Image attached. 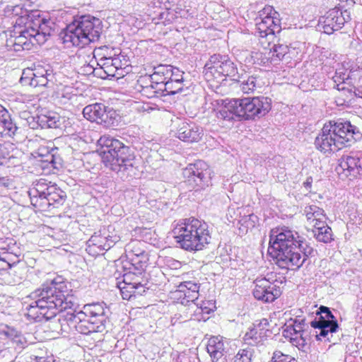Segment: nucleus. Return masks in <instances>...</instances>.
Instances as JSON below:
<instances>
[{"instance_id":"1","label":"nucleus","mask_w":362,"mask_h":362,"mask_svg":"<svg viewBox=\"0 0 362 362\" xmlns=\"http://www.w3.org/2000/svg\"><path fill=\"white\" fill-rule=\"evenodd\" d=\"M269 251L282 269H298L314 250L300 234L287 227L271 231Z\"/></svg>"},{"instance_id":"2","label":"nucleus","mask_w":362,"mask_h":362,"mask_svg":"<svg viewBox=\"0 0 362 362\" xmlns=\"http://www.w3.org/2000/svg\"><path fill=\"white\" fill-rule=\"evenodd\" d=\"M65 288L64 283L54 279L33 292L31 296L34 301L27 308L28 317L39 322L49 320L64 310L72 309L76 305L75 298L66 294Z\"/></svg>"},{"instance_id":"3","label":"nucleus","mask_w":362,"mask_h":362,"mask_svg":"<svg viewBox=\"0 0 362 362\" xmlns=\"http://www.w3.org/2000/svg\"><path fill=\"white\" fill-rule=\"evenodd\" d=\"M100 155L106 167L116 173L132 176L135 167V156L132 148L118 139L103 136L98 140Z\"/></svg>"},{"instance_id":"4","label":"nucleus","mask_w":362,"mask_h":362,"mask_svg":"<svg viewBox=\"0 0 362 362\" xmlns=\"http://www.w3.org/2000/svg\"><path fill=\"white\" fill-rule=\"evenodd\" d=\"M172 233L178 247L189 252L204 250L211 239L208 224L195 218L182 219Z\"/></svg>"},{"instance_id":"5","label":"nucleus","mask_w":362,"mask_h":362,"mask_svg":"<svg viewBox=\"0 0 362 362\" xmlns=\"http://www.w3.org/2000/svg\"><path fill=\"white\" fill-rule=\"evenodd\" d=\"M102 21L90 15L76 17L60 33V37L67 47H83L98 41L102 33Z\"/></svg>"},{"instance_id":"6","label":"nucleus","mask_w":362,"mask_h":362,"mask_svg":"<svg viewBox=\"0 0 362 362\" xmlns=\"http://www.w3.org/2000/svg\"><path fill=\"white\" fill-rule=\"evenodd\" d=\"M356 129L349 122L330 121L324 124L315 138V146L322 153L337 151L356 141Z\"/></svg>"},{"instance_id":"7","label":"nucleus","mask_w":362,"mask_h":362,"mask_svg":"<svg viewBox=\"0 0 362 362\" xmlns=\"http://www.w3.org/2000/svg\"><path fill=\"white\" fill-rule=\"evenodd\" d=\"M28 194L31 204L41 211H47L50 206L58 208L66 198V192L56 183L45 179L33 182Z\"/></svg>"},{"instance_id":"8","label":"nucleus","mask_w":362,"mask_h":362,"mask_svg":"<svg viewBox=\"0 0 362 362\" xmlns=\"http://www.w3.org/2000/svg\"><path fill=\"white\" fill-rule=\"evenodd\" d=\"M238 69L228 55L214 54L204 66V76L208 81L214 79L217 83L224 81L227 77L237 80Z\"/></svg>"},{"instance_id":"9","label":"nucleus","mask_w":362,"mask_h":362,"mask_svg":"<svg viewBox=\"0 0 362 362\" xmlns=\"http://www.w3.org/2000/svg\"><path fill=\"white\" fill-rule=\"evenodd\" d=\"M238 120L256 119L266 115L271 110V99L267 97H253L236 99Z\"/></svg>"},{"instance_id":"10","label":"nucleus","mask_w":362,"mask_h":362,"mask_svg":"<svg viewBox=\"0 0 362 362\" xmlns=\"http://www.w3.org/2000/svg\"><path fill=\"white\" fill-rule=\"evenodd\" d=\"M211 169L203 160L190 163L183 170L185 182L195 190L204 189L211 185Z\"/></svg>"},{"instance_id":"11","label":"nucleus","mask_w":362,"mask_h":362,"mask_svg":"<svg viewBox=\"0 0 362 362\" xmlns=\"http://www.w3.org/2000/svg\"><path fill=\"white\" fill-rule=\"evenodd\" d=\"M120 238L114 232L111 226L103 227L95 232L87 241L86 251L92 255L103 254L110 250Z\"/></svg>"},{"instance_id":"12","label":"nucleus","mask_w":362,"mask_h":362,"mask_svg":"<svg viewBox=\"0 0 362 362\" xmlns=\"http://www.w3.org/2000/svg\"><path fill=\"white\" fill-rule=\"evenodd\" d=\"M278 16V13L272 6H265L255 18L256 33L261 37H272L279 33L281 28Z\"/></svg>"},{"instance_id":"13","label":"nucleus","mask_w":362,"mask_h":362,"mask_svg":"<svg viewBox=\"0 0 362 362\" xmlns=\"http://www.w3.org/2000/svg\"><path fill=\"white\" fill-rule=\"evenodd\" d=\"M310 325L315 329H320L319 334L316 336L317 339H320L321 337H327L329 341V334H332L337 332L339 328L337 320L329 308L322 305L319 308L317 316L310 322Z\"/></svg>"},{"instance_id":"14","label":"nucleus","mask_w":362,"mask_h":362,"mask_svg":"<svg viewBox=\"0 0 362 362\" xmlns=\"http://www.w3.org/2000/svg\"><path fill=\"white\" fill-rule=\"evenodd\" d=\"M349 19L347 11H342L338 8H334L320 18L318 26L325 33L330 35L340 30Z\"/></svg>"},{"instance_id":"15","label":"nucleus","mask_w":362,"mask_h":362,"mask_svg":"<svg viewBox=\"0 0 362 362\" xmlns=\"http://www.w3.org/2000/svg\"><path fill=\"white\" fill-rule=\"evenodd\" d=\"M83 115L90 122L103 124L105 126L115 125L117 122L115 111L107 110V107L103 103H94L86 106L83 110Z\"/></svg>"},{"instance_id":"16","label":"nucleus","mask_w":362,"mask_h":362,"mask_svg":"<svg viewBox=\"0 0 362 362\" xmlns=\"http://www.w3.org/2000/svg\"><path fill=\"white\" fill-rule=\"evenodd\" d=\"M70 327L74 328L78 333L88 334L92 332H102L105 329L98 327L95 322L90 320L84 313L79 312H67L64 315Z\"/></svg>"},{"instance_id":"17","label":"nucleus","mask_w":362,"mask_h":362,"mask_svg":"<svg viewBox=\"0 0 362 362\" xmlns=\"http://www.w3.org/2000/svg\"><path fill=\"white\" fill-rule=\"evenodd\" d=\"M254 284L253 296L258 300L271 303L281 293L279 286L272 282L270 278H257Z\"/></svg>"},{"instance_id":"18","label":"nucleus","mask_w":362,"mask_h":362,"mask_svg":"<svg viewBox=\"0 0 362 362\" xmlns=\"http://www.w3.org/2000/svg\"><path fill=\"white\" fill-rule=\"evenodd\" d=\"M81 312L84 313L90 320L95 322V324H98V327H100V329H105V324L110 313V309L105 303L102 302L85 305L83 310Z\"/></svg>"},{"instance_id":"19","label":"nucleus","mask_w":362,"mask_h":362,"mask_svg":"<svg viewBox=\"0 0 362 362\" xmlns=\"http://www.w3.org/2000/svg\"><path fill=\"white\" fill-rule=\"evenodd\" d=\"M51 23L49 19L43 18L37 20L36 23H33L35 27L27 28L25 33H28L30 37L32 46L35 44H43L46 42L47 37L51 35Z\"/></svg>"},{"instance_id":"20","label":"nucleus","mask_w":362,"mask_h":362,"mask_svg":"<svg viewBox=\"0 0 362 362\" xmlns=\"http://www.w3.org/2000/svg\"><path fill=\"white\" fill-rule=\"evenodd\" d=\"M338 173H344L346 177L355 178L362 175V160L354 155L342 156L338 166Z\"/></svg>"},{"instance_id":"21","label":"nucleus","mask_w":362,"mask_h":362,"mask_svg":"<svg viewBox=\"0 0 362 362\" xmlns=\"http://www.w3.org/2000/svg\"><path fill=\"white\" fill-rule=\"evenodd\" d=\"M175 136L184 142H198L203 136V129L193 122H182L178 125Z\"/></svg>"},{"instance_id":"22","label":"nucleus","mask_w":362,"mask_h":362,"mask_svg":"<svg viewBox=\"0 0 362 362\" xmlns=\"http://www.w3.org/2000/svg\"><path fill=\"white\" fill-rule=\"evenodd\" d=\"M37 122L42 128H59L66 131L71 127L69 118L61 117L56 112H48L38 116Z\"/></svg>"},{"instance_id":"23","label":"nucleus","mask_w":362,"mask_h":362,"mask_svg":"<svg viewBox=\"0 0 362 362\" xmlns=\"http://www.w3.org/2000/svg\"><path fill=\"white\" fill-rule=\"evenodd\" d=\"M178 289L175 291L179 295V298H182V304L191 303L190 305H195V300L198 299L199 284L189 281H184L179 284Z\"/></svg>"},{"instance_id":"24","label":"nucleus","mask_w":362,"mask_h":362,"mask_svg":"<svg viewBox=\"0 0 362 362\" xmlns=\"http://www.w3.org/2000/svg\"><path fill=\"white\" fill-rule=\"evenodd\" d=\"M291 59L290 49L286 45H274L268 52V57H267V62H264V64L269 63L272 65L278 64L281 61L286 60L288 61Z\"/></svg>"},{"instance_id":"25","label":"nucleus","mask_w":362,"mask_h":362,"mask_svg":"<svg viewBox=\"0 0 362 362\" xmlns=\"http://www.w3.org/2000/svg\"><path fill=\"white\" fill-rule=\"evenodd\" d=\"M238 110L236 99L230 100L228 102L225 100L224 105L217 112L216 117L219 119L226 121H232L235 118L238 120Z\"/></svg>"},{"instance_id":"26","label":"nucleus","mask_w":362,"mask_h":362,"mask_svg":"<svg viewBox=\"0 0 362 362\" xmlns=\"http://www.w3.org/2000/svg\"><path fill=\"white\" fill-rule=\"evenodd\" d=\"M26 31L27 28L21 30L20 35L14 39H9L7 41V47H11L16 52L30 49L33 47L32 42L30 37L28 33H25Z\"/></svg>"},{"instance_id":"27","label":"nucleus","mask_w":362,"mask_h":362,"mask_svg":"<svg viewBox=\"0 0 362 362\" xmlns=\"http://www.w3.org/2000/svg\"><path fill=\"white\" fill-rule=\"evenodd\" d=\"M17 129L7 110L0 105V134L11 136L15 134Z\"/></svg>"},{"instance_id":"28","label":"nucleus","mask_w":362,"mask_h":362,"mask_svg":"<svg viewBox=\"0 0 362 362\" xmlns=\"http://www.w3.org/2000/svg\"><path fill=\"white\" fill-rule=\"evenodd\" d=\"M206 350L214 361L219 360L224 354L225 346L221 337H211L206 345Z\"/></svg>"},{"instance_id":"29","label":"nucleus","mask_w":362,"mask_h":362,"mask_svg":"<svg viewBox=\"0 0 362 362\" xmlns=\"http://www.w3.org/2000/svg\"><path fill=\"white\" fill-rule=\"evenodd\" d=\"M170 65L158 64L153 66V73L148 76V79L152 80L153 83L158 84L160 87L161 84H165L169 80Z\"/></svg>"},{"instance_id":"30","label":"nucleus","mask_w":362,"mask_h":362,"mask_svg":"<svg viewBox=\"0 0 362 362\" xmlns=\"http://www.w3.org/2000/svg\"><path fill=\"white\" fill-rule=\"evenodd\" d=\"M0 335L4 336L18 346H23L25 342L24 337L19 331L6 324L0 325Z\"/></svg>"},{"instance_id":"31","label":"nucleus","mask_w":362,"mask_h":362,"mask_svg":"<svg viewBox=\"0 0 362 362\" xmlns=\"http://www.w3.org/2000/svg\"><path fill=\"white\" fill-rule=\"evenodd\" d=\"M260 79L254 76H249L247 80L241 81L240 88L244 93L249 94L254 92L257 88L262 87Z\"/></svg>"},{"instance_id":"32","label":"nucleus","mask_w":362,"mask_h":362,"mask_svg":"<svg viewBox=\"0 0 362 362\" xmlns=\"http://www.w3.org/2000/svg\"><path fill=\"white\" fill-rule=\"evenodd\" d=\"M150 85L141 86V93L148 98H160L163 95L162 87L156 83H153L152 80Z\"/></svg>"},{"instance_id":"33","label":"nucleus","mask_w":362,"mask_h":362,"mask_svg":"<svg viewBox=\"0 0 362 362\" xmlns=\"http://www.w3.org/2000/svg\"><path fill=\"white\" fill-rule=\"evenodd\" d=\"M127 258L133 267L134 273L141 274L147 264V256H128Z\"/></svg>"},{"instance_id":"34","label":"nucleus","mask_w":362,"mask_h":362,"mask_svg":"<svg viewBox=\"0 0 362 362\" xmlns=\"http://www.w3.org/2000/svg\"><path fill=\"white\" fill-rule=\"evenodd\" d=\"M304 214L308 221L311 222L324 218V210L316 205L306 206L304 209Z\"/></svg>"},{"instance_id":"35","label":"nucleus","mask_w":362,"mask_h":362,"mask_svg":"<svg viewBox=\"0 0 362 362\" xmlns=\"http://www.w3.org/2000/svg\"><path fill=\"white\" fill-rule=\"evenodd\" d=\"M316 240L325 243H330L332 240V231L329 226L317 228V230H313Z\"/></svg>"},{"instance_id":"36","label":"nucleus","mask_w":362,"mask_h":362,"mask_svg":"<svg viewBox=\"0 0 362 362\" xmlns=\"http://www.w3.org/2000/svg\"><path fill=\"white\" fill-rule=\"evenodd\" d=\"M163 94L174 95L177 93L181 92L183 89L184 84L180 82H173V81L168 80L165 84H161Z\"/></svg>"},{"instance_id":"37","label":"nucleus","mask_w":362,"mask_h":362,"mask_svg":"<svg viewBox=\"0 0 362 362\" xmlns=\"http://www.w3.org/2000/svg\"><path fill=\"white\" fill-rule=\"evenodd\" d=\"M4 16L8 18L18 16L20 18L26 15V11L21 5H6L3 9Z\"/></svg>"},{"instance_id":"38","label":"nucleus","mask_w":362,"mask_h":362,"mask_svg":"<svg viewBox=\"0 0 362 362\" xmlns=\"http://www.w3.org/2000/svg\"><path fill=\"white\" fill-rule=\"evenodd\" d=\"M141 245V242L132 241L125 247V252L127 257L128 256H147L146 252L140 247Z\"/></svg>"},{"instance_id":"39","label":"nucleus","mask_w":362,"mask_h":362,"mask_svg":"<svg viewBox=\"0 0 362 362\" xmlns=\"http://www.w3.org/2000/svg\"><path fill=\"white\" fill-rule=\"evenodd\" d=\"M50 74L51 73H49L48 70L45 69L42 67H40L35 69L34 71L28 70V71H23L21 81L23 83H27V81H29L33 78H36V76H45L47 75H50Z\"/></svg>"},{"instance_id":"40","label":"nucleus","mask_w":362,"mask_h":362,"mask_svg":"<svg viewBox=\"0 0 362 362\" xmlns=\"http://www.w3.org/2000/svg\"><path fill=\"white\" fill-rule=\"evenodd\" d=\"M132 272H134V271ZM136 273H133L132 274V272L128 274H125L123 276V282L121 283L122 285L127 286V288L130 289H136L139 287H142L143 286L141 284L137 279H135L137 276H133Z\"/></svg>"},{"instance_id":"41","label":"nucleus","mask_w":362,"mask_h":362,"mask_svg":"<svg viewBox=\"0 0 362 362\" xmlns=\"http://www.w3.org/2000/svg\"><path fill=\"white\" fill-rule=\"evenodd\" d=\"M192 306L197 307L195 312L199 310L200 313L205 314H209L216 309L215 303L213 300H203L201 303H195Z\"/></svg>"},{"instance_id":"42","label":"nucleus","mask_w":362,"mask_h":362,"mask_svg":"<svg viewBox=\"0 0 362 362\" xmlns=\"http://www.w3.org/2000/svg\"><path fill=\"white\" fill-rule=\"evenodd\" d=\"M252 356L250 349H241L235 356L234 362H252Z\"/></svg>"},{"instance_id":"43","label":"nucleus","mask_w":362,"mask_h":362,"mask_svg":"<svg viewBox=\"0 0 362 362\" xmlns=\"http://www.w3.org/2000/svg\"><path fill=\"white\" fill-rule=\"evenodd\" d=\"M52 76V74L47 75L45 76H36V78H31L27 81L26 83L33 87L37 86H46L49 81V77Z\"/></svg>"},{"instance_id":"44","label":"nucleus","mask_w":362,"mask_h":362,"mask_svg":"<svg viewBox=\"0 0 362 362\" xmlns=\"http://www.w3.org/2000/svg\"><path fill=\"white\" fill-rule=\"evenodd\" d=\"M292 345L296 346L299 350L306 352L308 345L305 334L299 335L298 338H293Z\"/></svg>"},{"instance_id":"45","label":"nucleus","mask_w":362,"mask_h":362,"mask_svg":"<svg viewBox=\"0 0 362 362\" xmlns=\"http://www.w3.org/2000/svg\"><path fill=\"white\" fill-rule=\"evenodd\" d=\"M183 74L178 68L170 65L169 80L173 81V82H180L183 84Z\"/></svg>"},{"instance_id":"46","label":"nucleus","mask_w":362,"mask_h":362,"mask_svg":"<svg viewBox=\"0 0 362 362\" xmlns=\"http://www.w3.org/2000/svg\"><path fill=\"white\" fill-rule=\"evenodd\" d=\"M272 360H274V362H297L295 358L289 355H285L280 351L274 352Z\"/></svg>"},{"instance_id":"47","label":"nucleus","mask_w":362,"mask_h":362,"mask_svg":"<svg viewBox=\"0 0 362 362\" xmlns=\"http://www.w3.org/2000/svg\"><path fill=\"white\" fill-rule=\"evenodd\" d=\"M349 78V72H347V71L343 68L337 69L335 76L333 77L334 82L341 81L343 83H344L346 80H348Z\"/></svg>"},{"instance_id":"48","label":"nucleus","mask_w":362,"mask_h":362,"mask_svg":"<svg viewBox=\"0 0 362 362\" xmlns=\"http://www.w3.org/2000/svg\"><path fill=\"white\" fill-rule=\"evenodd\" d=\"M117 286L120 290L123 299L129 300L135 293L136 289L128 288L127 286H122L121 283H119Z\"/></svg>"},{"instance_id":"49","label":"nucleus","mask_w":362,"mask_h":362,"mask_svg":"<svg viewBox=\"0 0 362 362\" xmlns=\"http://www.w3.org/2000/svg\"><path fill=\"white\" fill-rule=\"evenodd\" d=\"M104 73V75H100L101 78H106V77H118V76H121L122 74L118 73V70H117L116 68H115L114 66H109L108 68H106L103 70H102Z\"/></svg>"},{"instance_id":"50","label":"nucleus","mask_w":362,"mask_h":362,"mask_svg":"<svg viewBox=\"0 0 362 362\" xmlns=\"http://www.w3.org/2000/svg\"><path fill=\"white\" fill-rule=\"evenodd\" d=\"M305 325V320L304 319H296L293 320V324H290L289 326L291 327V328H295L297 332L305 334L306 332L303 329V326Z\"/></svg>"},{"instance_id":"51","label":"nucleus","mask_w":362,"mask_h":362,"mask_svg":"<svg viewBox=\"0 0 362 362\" xmlns=\"http://www.w3.org/2000/svg\"><path fill=\"white\" fill-rule=\"evenodd\" d=\"M112 57L105 58L104 59H100V68L97 69L98 71H101L102 70L108 68L109 66H113L112 63Z\"/></svg>"},{"instance_id":"52","label":"nucleus","mask_w":362,"mask_h":362,"mask_svg":"<svg viewBox=\"0 0 362 362\" xmlns=\"http://www.w3.org/2000/svg\"><path fill=\"white\" fill-rule=\"evenodd\" d=\"M296 330L295 328H291V326L288 325H286V327L284 329L283 331V336L286 338V339H288L289 341L291 343L292 342V339H293V337H292V334H293V332Z\"/></svg>"},{"instance_id":"53","label":"nucleus","mask_w":362,"mask_h":362,"mask_svg":"<svg viewBox=\"0 0 362 362\" xmlns=\"http://www.w3.org/2000/svg\"><path fill=\"white\" fill-rule=\"evenodd\" d=\"M314 222V228L313 230H317V228H322V226H328V225L326 223V216L325 214L323 218H320V220L316 219Z\"/></svg>"},{"instance_id":"54","label":"nucleus","mask_w":362,"mask_h":362,"mask_svg":"<svg viewBox=\"0 0 362 362\" xmlns=\"http://www.w3.org/2000/svg\"><path fill=\"white\" fill-rule=\"evenodd\" d=\"M2 354V356L5 357L10 354L9 351L6 348V343L4 339L0 337V354Z\"/></svg>"},{"instance_id":"55","label":"nucleus","mask_w":362,"mask_h":362,"mask_svg":"<svg viewBox=\"0 0 362 362\" xmlns=\"http://www.w3.org/2000/svg\"><path fill=\"white\" fill-rule=\"evenodd\" d=\"M112 63L115 68L117 69V70L120 71L122 69V63L120 57L119 56L112 57Z\"/></svg>"},{"instance_id":"56","label":"nucleus","mask_w":362,"mask_h":362,"mask_svg":"<svg viewBox=\"0 0 362 362\" xmlns=\"http://www.w3.org/2000/svg\"><path fill=\"white\" fill-rule=\"evenodd\" d=\"M267 325H269V321L266 318H263L262 320H261L259 323V327L262 329L266 328Z\"/></svg>"},{"instance_id":"57","label":"nucleus","mask_w":362,"mask_h":362,"mask_svg":"<svg viewBox=\"0 0 362 362\" xmlns=\"http://www.w3.org/2000/svg\"><path fill=\"white\" fill-rule=\"evenodd\" d=\"M31 362H48L47 360L43 357H38V356H34V358L32 359Z\"/></svg>"},{"instance_id":"58","label":"nucleus","mask_w":362,"mask_h":362,"mask_svg":"<svg viewBox=\"0 0 362 362\" xmlns=\"http://www.w3.org/2000/svg\"><path fill=\"white\" fill-rule=\"evenodd\" d=\"M313 179L312 177H308L306 181L304 182V185L306 188H310L311 187Z\"/></svg>"},{"instance_id":"59","label":"nucleus","mask_w":362,"mask_h":362,"mask_svg":"<svg viewBox=\"0 0 362 362\" xmlns=\"http://www.w3.org/2000/svg\"><path fill=\"white\" fill-rule=\"evenodd\" d=\"M249 219L252 222L251 226L253 227L255 226V221L257 220V216L254 214H251L249 216Z\"/></svg>"},{"instance_id":"60","label":"nucleus","mask_w":362,"mask_h":362,"mask_svg":"<svg viewBox=\"0 0 362 362\" xmlns=\"http://www.w3.org/2000/svg\"><path fill=\"white\" fill-rule=\"evenodd\" d=\"M301 334H302L301 333H300V332H297V331H296V330H294V331L293 332L292 337H293V338H296H296H298V337H299V335H301Z\"/></svg>"},{"instance_id":"61","label":"nucleus","mask_w":362,"mask_h":362,"mask_svg":"<svg viewBox=\"0 0 362 362\" xmlns=\"http://www.w3.org/2000/svg\"><path fill=\"white\" fill-rule=\"evenodd\" d=\"M86 69H87L86 71H91V72H94L95 70L93 69L92 66L88 65Z\"/></svg>"},{"instance_id":"62","label":"nucleus","mask_w":362,"mask_h":362,"mask_svg":"<svg viewBox=\"0 0 362 362\" xmlns=\"http://www.w3.org/2000/svg\"><path fill=\"white\" fill-rule=\"evenodd\" d=\"M173 265L175 267H180V262L175 261V260H173Z\"/></svg>"},{"instance_id":"63","label":"nucleus","mask_w":362,"mask_h":362,"mask_svg":"<svg viewBox=\"0 0 362 362\" xmlns=\"http://www.w3.org/2000/svg\"><path fill=\"white\" fill-rule=\"evenodd\" d=\"M2 147L0 146V150H1Z\"/></svg>"}]
</instances>
